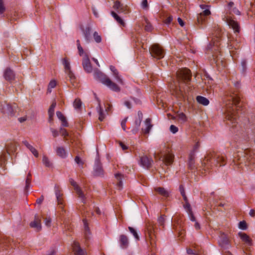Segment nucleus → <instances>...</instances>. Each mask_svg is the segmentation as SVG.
<instances>
[{"mask_svg": "<svg viewBox=\"0 0 255 255\" xmlns=\"http://www.w3.org/2000/svg\"><path fill=\"white\" fill-rule=\"evenodd\" d=\"M178 85H172L171 88L179 98L184 97V94L191 90L190 80L191 73L189 69L184 68L178 70L176 73Z\"/></svg>", "mask_w": 255, "mask_h": 255, "instance_id": "nucleus-1", "label": "nucleus"}, {"mask_svg": "<svg viewBox=\"0 0 255 255\" xmlns=\"http://www.w3.org/2000/svg\"><path fill=\"white\" fill-rule=\"evenodd\" d=\"M237 92H234L228 98V103L226 104L225 116L227 120L232 124L236 122L237 115L234 105L237 106L240 102V97Z\"/></svg>", "mask_w": 255, "mask_h": 255, "instance_id": "nucleus-2", "label": "nucleus"}, {"mask_svg": "<svg viewBox=\"0 0 255 255\" xmlns=\"http://www.w3.org/2000/svg\"><path fill=\"white\" fill-rule=\"evenodd\" d=\"M226 164L225 160L223 156L220 154L212 152L205 157L202 162V169L205 171L212 169L214 167L224 166Z\"/></svg>", "mask_w": 255, "mask_h": 255, "instance_id": "nucleus-3", "label": "nucleus"}, {"mask_svg": "<svg viewBox=\"0 0 255 255\" xmlns=\"http://www.w3.org/2000/svg\"><path fill=\"white\" fill-rule=\"evenodd\" d=\"M94 76L99 80L103 84L108 86L110 89L115 92H119L120 88L114 83L105 74L99 70L94 72Z\"/></svg>", "mask_w": 255, "mask_h": 255, "instance_id": "nucleus-4", "label": "nucleus"}, {"mask_svg": "<svg viewBox=\"0 0 255 255\" xmlns=\"http://www.w3.org/2000/svg\"><path fill=\"white\" fill-rule=\"evenodd\" d=\"M151 56L156 59H160L164 57V49L158 44H154L149 48Z\"/></svg>", "mask_w": 255, "mask_h": 255, "instance_id": "nucleus-5", "label": "nucleus"}, {"mask_svg": "<svg viewBox=\"0 0 255 255\" xmlns=\"http://www.w3.org/2000/svg\"><path fill=\"white\" fill-rule=\"evenodd\" d=\"M81 56L82 57V65L84 70L87 73H91L93 68L90 61L88 53L84 51L81 47Z\"/></svg>", "mask_w": 255, "mask_h": 255, "instance_id": "nucleus-6", "label": "nucleus"}, {"mask_svg": "<svg viewBox=\"0 0 255 255\" xmlns=\"http://www.w3.org/2000/svg\"><path fill=\"white\" fill-rule=\"evenodd\" d=\"M223 20L228 24L230 28L233 29L234 33H238L240 32V26L237 21L227 15H224Z\"/></svg>", "mask_w": 255, "mask_h": 255, "instance_id": "nucleus-7", "label": "nucleus"}, {"mask_svg": "<svg viewBox=\"0 0 255 255\" xmlns=\"http://www.w3.org/2000/svg\"><path fill=\"white\" fill-rule=\"evenodd\" d=\"M146 233L145 236L148 235V239L150 242V244L152 248L154 247L155 241L154 240V224L152 222H149L146 225Z\"/></svg>", "mask_w": 255, "mask_h": 255, "instance_id": "nucleus-8", "label": "nucleus"}, {"mask_svg": "<svg viewBox=\"0 0 255 255\" xmlns=\"http://www.w3.org/2000/svg\"><path fill=\"white\" fill-rule=\"evenodd\" d=\"M154 158L157 160H160L162 158L163 162L166 165H171L173 161L174 155L168 153L163 155L162 157V156L156 155L155 154Z\"/></svg>", "mask_w": 255, "mask_h": 255, "instance_id": "nucleus-9", "label": "nucleus"}, {"mask_svg": "<svg viewBox=\"0 0 255 255\" xmlns=\"http://www.w3.org/2000/svg\"><path fill=\"white\" fill-rule=\"evenodd\" d=\"M90 214H88V216H86L85 217L82 219V221L83 223L84 226V236L85 239L88 240L89 239V236L91 235V232L90 230V228L89 227L90 223Z\"/></svg>", "mask_w": 255, "mask_h": 255, "instance_id": "nucleus-10", "label": "nucleus"}, {"mask_svg": "<svg viewBox=\"0 0 255 255\" xmlns=\"http://www.w3.org/2000/svg\"><path fill=\"white\" fill-rule=\"evenodd\" d=\"M62 63L64 67L65 72L68 75L71 83H73V80L74 79L75 76L71 71L69 61L65 58L63 59Z\"/></svg>", "mask_w": 255, "mask_h": 255, "instance_id": "nucleus-11", "label": "nucleus"}, {"mask_svg": "<svg viewBox=\"0 0 255 255\" xmlns=\"http://www.w3.org/2000/svg\"><path fill=\"white\" fill-rule=\"evenodd\" d=\"M153 162V160L151 158H148L146 155L140 157V164L145 168L148 169L151 167Z\"/></svg>", "mask_w": 255, "mask_h": 255, "instance_id": "nucleus-12", "label": "nucleus"}, {"mask_svg": "<svg viewBox=\"0 0 255 255\" xmlns=\"http://www.w3.org/2000/svg\"><path fill=\"white\" fill-rule=\"evenodd\" d=\"M94 175L95 176H103L104 175V170L101 163L98 160L96 161L94 170Z\"/></svg>", "mask_w": 255, "mask_h": 255, "instance_id": "nucleus-13", "label": "nucleus"}, {"mask_svg": "<svg viewBox=\"0 0 255 255\" xmlns=\"http://www.w3.org/2000/svg\"><path fill=\"white\" fill-rule=\"evenodd\" d=\"M30 226L34 228L37 231L41 230V220L38 216H35L34 220L30 223Z\"/></svg>", "mask_w": 255, "mask_h": 255, "instance_id": "nucleus-14", "label": "nucleus"}, {"mask_svg": "<svg viewBox=\"0 0 255 255\" xmlns=\"http://www.w3.org/2000/svg\"><path fill=\"white\" fill-rule=\"evenodd\" d=\"M4 77L6 80L11 81L15 78V74L11 69L7 68L4 71Z\"/></svg>", "mask_w": 255, "mask_h": 255, "instance_id": "nucleus-15", "label": "nucleus"}, {"mask_svg": "<svg viewBox=\"0 0 255 255\" xmlns=\"http://www.w3.org/2000/svg\"><path fill=\"white\" fill-rule=\"evenodd\" d=\"M239 236L243 242H244L247 246H251L252 245V240L249 236L246 233L240 232L238 234Z\"/></svg>", "mask_w": 255, "mask_h": 255, "instance_id": "nucleus-16", "label": "nucleus"}, {"mask_svg": "<svg viewBox=\"0 0 255 255\" xmlns=\"http://www.w3.org/2000/svg\"><path fill=\"white\" fill-rule=\"evenodd\" d=\"M56 116L58 119L61 122V126L64 127H67L69 126L68 123L67 121L66 117L63 115V114L59 111L56 112Z\"/></svg>", "mask_w": 255, "mask_h": 255, "instance_id": "nucleus-17", "label": "nucleus"}, {"mask_svg": "<svg viewBox=\"0 0 255 255\" xmlns=\"http://www.w3.org/2000/svg\"><path fill=\"white\" fill-rule=\"evenodd\" d=\"M234 3L233 2H230L228 4V11L227 13L231 14L232 12L237 15H240L241 12L236 7H233Z\"/></svg>", "mask_w": 255, "mask_h": 255, "instance_id": "nucleus-18", "label": "nucleus"}, {"mask_svg": "<svg viewBox=\"0 0 255 255\" xmlns=\"http://www.w3.org/2000/svg\"><path fill=\"white\" fill-rule=\"evenodd\" d=\"M23 144L31 152L34 156L37 157L38 156V153L37 150L31 144H30L27 141L24 140L22 141Z\"/></svg>", "mask_w": 255, "mask_h": 255, "instance_id": "nucleus-19", "label": "nucleus"}, {"mask_svg": "<svg viewBox=\"0 0 255 255\" xmlns=\"http://www.w3.org/2000/svg\"><path fill=\"white\" fill-rule=\"evenodd\" d=\"M115 176L117 180V188L119 190H121L123 188L122 179L123 175L120 173H117L115 175Z\"/></svg>", "mask_w": 255, "mask_h": 255, "instance_id": "nucleus-20", "label": "nucleus"}, {"mask_svg": "<svg viewBox=\"0 0 255 255\" xmlns=\"http://www.w3.org/2000/svg\"><path fill=\"white\" fill-rule=\"evenodd\" d=\"M120 242L122 248H126L128 245V237L125 235H122L120 237Z\"/></svg>", "mask_w": 255, "mask_h": 255, "instance_id": "nucleus-21", "label": "nucleus"}, {"mask_svg": "<svg viewBox=\"0 0 255 255\" xmlns=\"http://www.w3.org/2000/svg\"><path fill=\"white\" fill-rule=\"evenodd\" d=\"M154 190L158 194L164 197H167L169 195V192L163 187H156L154 188Z\"/></svg>", "mask_w": 255, "mask_h": 255, "instance_id": "nucleus-22", "label": "nucleus"}, {"mask_svg": "<svg viewBox=\"0 0 255 255\" xmlns=\"http://www.w3.org/2000/svg\"><path fill=\"white\" fill-rule=\"evenodd\" d=\"M2 112L7 114L8 115L12 116L13 115V111L10 105L6 104L3 106L1 109Z\"/></svg>", "mask_w": 255, "mask_h": 255, "instance_id": "nucleus-23", "label": "nucleus"}, {"mask_svg": "<svg viewBox=\"0 0 255 255\" xmlns=\"http://www.w3.org/2000/svg\"><path fill=\"white\" fill-rule=\"evenodd\" d=\"M113 7L117 10L118 12H124L125 11V7L118 0L115 2Z\"/></svg>", "mask_w": 255, "mask_h": 255, "instance_id": "nucleus-24", "label": "nucleus"}, {"mask_svg": "<svg viewBox=\"0 0 255 255\" xmlns=\"http://www.w3.org/2000/svg\"><path fill=\"white\" fill-rule=\"evenodd\" d=\"M195 155H194V152H190L189 157L188 166L191 169L195 167Z\"/></svg>", "mask_w": 255, "mask_h": 255, "instance_id": "nucleus-25", "label": "nucleus"}, {"mask_svg": "<svg viewBox=\"0 0 255 255\" xmlns=\"http://www.w3.org/2000/svg\"><path fill=\"white\" fill-rule=\"evenodd\" d=\"M229 244V240L225 234H222L220 237L219 244L221 246L224 247Z\"/></svg>", "mask_w": 255, "mask_h": 255, "instance_id": "nucleus-26", "label": "nucleus"}, {"mask_svg": "<svg viewBox=\"0 0 255 255\" xmlns=\"http://www.w3.org/2000/svg\"><path fill=\"white\" fill-rule=\"evenodd\" d=\"M196 100L198 103L204 106H207L209 104L208 99L201 96H198L196 97Z\"/></svg>", "mask_w": 255, "mask_h": 255, "instance_id": "nucleus-27", "label": "nucleus"}, {"mask_svg": "<svg viewBox=\"0 0 255 255\" xmlns=\"http://www.w3.org/2000/svg\"><path fill=\"white\" fill-rule=\"evenodd\" d=\"M55 194L57 198V201L58 205H59V207L63 209V202L62 200V194L60 193V191L58 189H55Z\"/></svg>", "mask_w": 255, "mask_h": 255, "instance_id": "nucleus-28", "label": "nucleus"}, {"mask_svg": "<svg viewBox=\"0 0 255 255\" xmlns=\"http://www.w3.org/2000/svg\"><path fill=\"white\" fill-rule=\"evenodd\" d=\"M57 154L61 157L64 158L67 156V152L63 147H57L56 148Z\"/></svg>", "mask_w": 255, "mask_h": 255, "instance_id": "nucleus-29", "label": "nucleus"}, {"mask_svg": "<svg viewBox=\"0 0 255 255\" xmlns=\"http://www.w3.org/2000/svg\"><path fill=\"white\" fill-rule=\"evenodd\" d=\"M145 124L146 126L145 129H142V131L145 134H147L149 132L152 125L151 124V120L149 118L146 119L145 121Z\"/></svg>", "mask_w": 255, "mask_h": 255, "instance_id": "nucleus-30", "label": "nucleus"}, {"mask_svg": "<svg viewBox=\"0 0 255 255\" xmlns=\"http://www.w3.org/2000/svg\"><path fill=\"white\" fill-rule=\"evenodd\" d=\"M111 14L120 25L125 26V23L124 20L115 12L112 11Z\"/></svg>", "mask_w": 255, "mask_h": 255, "instance_id": "nucleus-31", "label": "nucleus"}, {"mask_svg": "<svg viewBox=\"0 0 255 255\" xmlns=\"http://www.w3.org/2000/svg\"><path fill=\"white\" fill-rule=\"evenodd\" d=\"M91 32V29L90 27H86L83 31L84 37L87 42H89L90 40Z\"/></svg>", "mask_w": 255, "mask_h": 255, "instance_id": "nucleus-32", "label": "nucleus"}, {"mask_svg": "<svg viewBox=\"0 0 255 255\" xmlns=\"http://www.w3.org/2000/svg\"><path fill=\"white\" fill-rule=\"evenodd\" d=\"M97 100L98 101V106L97 107V110H98V112L99 115V120L102 122L105 119V115L103 113L102 108L101 107L100 101L98 99H97Z\"/></svg>", "mask_w": 255, "mask_h": 255, "instance_id": "nucleus-33", "label": "nucleus"}, {"mask_svg": "<svg viewBox=\"0 0 255 255\" xmlns=\"http://www.w3.org/2000/svg\"><path fill=\"white\" fill-rule=\"evenodd\" d=\"M216 40H215V38H213L212 39L213 42L212 43H210L207 46V49L208 50H212L213 49V46L217 47H218L219 46V45H218L219 38L216 37Z\"/></svg>", "mask_w": 255, "mask_h": 255, "instance_id": "nucleus-34", "label": "nucleus"}, {"mask_svg": "<svg viewBox=\"0 0 255 255\" xmlns=\"http://www.w3.org/2000/svg\"><path fill=\"white\" fill-rule=\"evenodd\" d=\"M73 251L75 255H80V246L78 242L74 241L72 244Z\"/></svg>", "mask_w": 255, "mask_h": 255, "instance_id": "nucleus-35", "label": "nucleus"}, {"mask_svg": "<svg viewBox=\"0 0 255 255\" xmlns=\"http://www.w3.org/2000/svg\"><path fill=\"white\" fill-rule=\"evenodd\" d=\"M69 182L72 186H73L74 190L77 192L78 194H80V189L79 188L78 184L72 179H69Z\"/></svg>", "mask_w": 255, "mask_h": 255, "instance_id": "nucleus-36", "label": "nucleus"}, {"mask_svg": "<svg viewBox=\"0 0 255 255\" xmlns=\"http://www.w3.org/2000/svg\"><path fill=\"white\" fill-rule=\"evenodd\" d=\"M200 7L202 9H205L202 12L200 13L201 14H202L203 16H208L211 14V12L209 8L206 9V7H208V5H201Z\"/></svg>", "mask_w": 255, "mask_h": 255, "instance_id": "nucleus-37", "label": "nucleus"}, {"mask_svg": "<svg viewBox=\"0 0 255 255\" xmlns=\"http://www.w3.org/2000/svg\"><path fill=\"white\" fill-rule=\"evenodd\" d=\"M56 106V102H53L51 105L50 106L49 110H48V115L50 116L51 117H53V115L54 114V109Z\"/></svg>", "mask_w": 255, "mask_h": 255, "instance_id": "nucleus-38", "label": "nucleus"}, {"mask_svg": "<svg viewBox=\"0 0 255 255\" xmlns=\"http://www.w3.org/2000/svg\"><path fill=\"white\" fill-rule=\"evenodd\" d=\"M44 224L46 226L49 228L51 226L52 219L49 216H46L43 217Z\"/></svg>", "mask_w": 255, "mask_h": 255, "instance_id": "nucleus-39", "label": "nucleus"}, {"mask_svg": "<svg viewBox=\"0 0 255 255\" xmlns=\"http://www.w3.org/2000/svg\"><path fill=\"white\" fill-rule=\"evenodd\" d=\"M128 230L130 231V232L133 235V236L136 239V240H139V236H138L137 233L136 232V230L134 228H133L132 227H128Z\"/></svg>", "mask_w": 255, "mask_h": 255, "instance_id": "nucleus-40", "label": "nucleus"}, {"mask_svg": "<svg viewBox=\"0 0 255 255\" xmlns=\"http://www.w3.org/2000/svg\"><path fill=\"white\" fill-rule=\"evenodd\" d=\"M56 85V82L55 80L51 81L48 86L47 91L48 92L50 93L51 92V89L54 88Z\"/></svg>", "mask_w": 255, "mask_h": 255, "instance_id": "nucleus-41", "label": "nucleus"}, {"mask_svg": "<svg viewBox=\"0 0 255 255\" xmlns=\"http://www.w3.org/2000/svg\"><path fill=\"white\" fill-rule=\"evenodd\" d=\"M177 117L178 119L183 123H184L187 121V117L183 113H179L177 115Z\"/></svg>", "mask_w": 255, "mask_h": 255, "instance_id": "nucleus-42", "label": "nucleus"}, {"mask_svg": "<svg viewBox=\"0 0 255 255\" xmlns=\"http://www.w3.org/2000/svg\"><path fill=\"white\" fill-rule=\"evenodd\" d=\"M73 107L76 110L79 111L80 110V99L77 98L73 102Z\"/></svg>", "mask_w": 255, "mask_h": 255, "instance_id": "nucleus-43", "label": "nucleus"}, {"mask_svg": "<svg viewBox=\"0 0 255 255\" xmlns=\"http://www.w3.org/2000/svg\"><path fill=\"white\" fill-rule=\"evenodd\" d=\"M93 37H94V39L95 40V41L97 42V43H100L101 42V37L100 35H99V34L97 32L95 31L94 34H93Z\"/></svg>", "mask_w": 255, "mask_h": 255, "instance_id": "nucleus-44", "label": "nucleus"}, {"mask_svg": "<svg viewBox=\"0 0 255 255\" xmlns=\"http://www.w3.org/2000/svg\"><path fill=\"white\" fill-rule=\"evenodd\" d=\"M43 163L47 167H50L51 166V163L49 160L48 158L45 155L42 158Z\"/></svg>", "mask_w": 255, "mask_h": 255, "instance_id": "nucleus-45", "label": "nucleus"}, {"mask_svg": "<svg viewBox=\"0 0 255 255\" xmlns=\"http://www.w3.org/2000/svg\"><path fill=\"white\" fill-rule=\"evenodd\" d=\"M239 227L240 229L245 230L247 229V225L245 221H241L239 224Z\"/></svg>", "mask_w": 255, "mask_h": 255, "instance_id": "nucleus-46", "label": "nucleus"}, {"mask_svg": "<svg viewBox=\"0 0 255 255\" xmlns=\"http://www.w3.org/2000/svg\"><path fill=\"white\" fill-rule=\"evenodd\" d=\"M59 133L61 134L62 136H63L64 137H66V136H68L69 135V133H68L67 130L62 127H61L59 128Z\"/></svg>", "mask_w": 255, "mask_h": 255, "instance_id": "nucleus-47", "label": "nucleus"}, {"mask_svg": "<svg viewBox=\"0 0 255 255\" xmlns=\"http://www.w3.org/2000/svg\"><path fill=\"white\" fill-rule=\"evenodd\" d=\"M185 204L183 205L184 208L186 210L187 213L191 212L192 211V209L190 206V204H189L188 201L185 202Z\"/></svg>", "mask_w": 255, "mask_h": 255, "instance_id": "nucleus-48", "label": "nucleus"}, {"mask_svg": "<svg viewBox=\"0 0 255 255\" xmlns=\"http://www.w3.org/2000/svg\"><path fill=\"white\" fill-rule=\"evenodd\" d=\"M50 130L52 134V136L54 137H56L57 136H58L59 134V130L58 131L57 129L54 128H50Z\"/></svg>", "mask_w": 255, "mask_h": 255, "instance_id": "nucleus-49", "label": "nucleus"}, {"mask_svg": "<svg viewBox=\"0 0 255 255\" xmlns=\"http://www.w3.org/2000/svg\"><path fill=\"white\" fill-rule=\"evenodd\" d=\"M197 23L200 24H202L205 20V18L203 17V15L200 13L197 15Z\"/></svg>", "mask_w": 255, "mask_h": 255, "instance_id": "nucleus-50", "label": "nucleus"}, {"mask_svg": "<svg viewBox=\"0 0 255 255\" xmlns=\"http://www.w3.org/2000/svg\"><path fill=\"white\" fill-rule=\"evenodd\" d=\"M165 222L164 215H161L158 219V223L160 226H163Z\"/></svg>", "mask_w": 255, "mask_h": 255, "instance_id": "nucleus-51", "label": "nucleus"}, {"mask_svg": "<svg viewBox=\"0 0 255 255\" xmlns=\"http://www.w3.org/2000/svg\"><path fill=\"white\" fill-rule=\"evenodd\" d=\"M81 203H83L84 204H87V201L86 199V198L85 197L84 194L82 192V191L81 190Z\"/></svg>", "mask_w": 255, "mask_h": 255, "instance_id": "nucleus-52", "label": "nucleus"}, {"mask_svg": "<svg viewBox=\"0 0 255 255\" xmlns=\"http://www.w3.org/2000/svg\"><path fill=\"white\" fill-rule=\"evenodd\" d=\"M178 130V128L177 127L175 126L174 125H171L170 127V131L173 133H176Z\"/></svg>", "mask_w": 255, "mask_h": 255, "instance_id": "nucleus-53", "label": "nucleus"}, {"mask_svg": "<svg viewBox=\"0 0 255 255\" xmlns=\"http://www.w3.org/2000/svg\"><path fill=\"white\" fill-rule=\"evenodd\" d=\"M128 118H125L121 122V126L124 130H126V123Z\"/></svg>", "mask_w": 255, "mask_h": 255, "instance_id": "nucleus-54", "label": "nucleus"}, {"mask_svg": "<svg viewBox=\"0 0 255 255\" xmlns=\"http://www.w3.org/2000/svg\"><path fill=\"white\" fill-rule=\"evenodd\" d=\"M124 104L128 109H130L132 107L131 103L128 100H125Z\"/></svg>", "mask_w": 255, "mask_h": 255, "instance_id": "nucleus-55", "label": "nucleus"}, {"mask_svg": "<svg viewBox=\"0 0 255 255\" xmlns=\"http://www.w3.org/2000/svg\"><path fill=\"white\" fill-rule=\"evenodd\" d=\"M200 147V144L198 142H197L194 146L193 150L191 152H194V155H195V152Z\"/></svg>", "mask_w": 255, "mask_h": 255, "instance_id": "nucleus-56", "label": "nucleus"}, {"mask_svg": "<svg viewBox=\"0 0 255 255\" xmlns=\"http://www.w3.org/2000/svg\"><path fill=\"white\" fill-rule=\"evenodd\" d=\"M142 8L147 9L148 8V2L147 0H143L141 3Z\"/></svg>", "mask_w": 255, "mask_h": 255, "instance_id": "nucleus-57", "label": "nucleus"}, {"mask_svg": "<svg viewBox=\"0 0 255 255\" xmlns=\"http://www.w3.org/2000/svg\"><path fill=\"white\" fill-rule=\"evenodd\" d=\"M5 10V7L2 0H0V14L2 13Z\"/></svg>", "mask_w": 255, "mask_h": 255, "instance_id": "nucleus-58", "label": "nucleus"}, {"mask_svg": "<svg viewBox=\"0 0 255 255\" xmlns=\"http://www.w3.org/2000/svg\"><path fill=\"white\" fill-rule=\"evenodd\" d=\"M188 213L190 220L193 222H196V219H195V216L193 215L192 211H191V212H188Z\"/></svg>", "mask_w": 255, "mask_h": 255, "instance_id": "nucleus-59", "label": "nucleus"}, {"mask_svg": "<svg viewBox=\"0 0 255 255\" xmlns=\"http://www.w3.org/2000/svg\"><path fill=\"white\" fill-rule=\"evenodd\" d=\"M187 253L189 255H197V254L191 249H187Z\"/></svg>", "mask_w": 255, "mask_h": 255, "instance_id": "nucleus-60", "label": "nucleus"}, {"mask_svg": "<svg viewBox=\"0 0 255 255\" xmlns=\"http://www.w3.org/2000/svg\"><path fill=\"white\" fill-rule=\"evenodd\" d=\"M114 76H115V78L117 80L118 82H119V83H120L121 84H123V80L121 78L120 76H119V73L117 74V75H115Z\"/></svg>", "mask_w": 255, "mask_h": 255, "instance_id": "nucleus-61", "label": "nucleus"}, {"mask_svg": "<svg viewBox=\"0 0 255 255\" xmlns=\"http://www.w3.org/2000/svg\"><path fill=\"white\" fill-rule=\"evenodd\" d=\"M172 19H173L172 16H169L166 19H165L164 22L166 24H168L170 23V22L172 21Z\"/></svg>", "mask_w": 255, "mask_h": 255, "instance_id": "nucleus-62", "label": "nucleus"}, {"mask_svg": "<svg viewBox=\"0 0 255 255\" xmlns=\"http://www.w3.org/2000/svg\"><path fill=\"white\" fill-rule=\"evenodd\" d=\"M80 162H81V167L82 166V167L83 168V167L86 166V159L85 158H83L81 157Z\"/></svg>", "mask_w": 255, "mask_h": 255, "instance_id": "nucleus-63", "label": "nucleus"}, {"mask_svg": "<svg viewBox=\"0 0 255 255\" xmlns=\"http://www.w3.org/2000/svg\"><path fill=\"white\" fill-rule=\"evenodd\" d=\"M241 66L242 67L243 71H245L246 69V61L245 60H243L241 62Z\"/></svg>", "mask_w": 255, "mask_h": 255, "instance_id": "nucleus-64", "label": "nucleus"}]
</instances>
